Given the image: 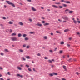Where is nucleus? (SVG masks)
I'll return each mask as SVG.
<instances>
[{"mask_svg":"<svg viewBox=\"0 0 80 80\" xmlns=\"http://www.w3.org/2000/svg\"><path fill=\"white\" fill-rule=\"evenodd\" d=\"M11 40L12 41H18V39H17V38L15 37H13L11 38Z\"/></svg>","mask_w":80,"mask_h":80,"instance_id":"1","label":"nucleus"},{"mask_svg":"<svg viewBox=\"0 0 80 80\" xmlns=\"http://www.w3.org/2000/svg\"><path fill=\"white\" fill-rule=\"evenodd\" d=\"M62 18L65 20H68V17H67V16L64 17V18Z\"/></svg>","mask_w":80,"mask_h":80,"instance_id":"2","label":"nucleus"},{"mask_svg":"<svg viewBox=\"0 0 80 80\" xmlns=\"http://www.w3.org/2000/svg\"><path fill=\"white\" fill-rule=\"evenodd\" d=\"M31 8L32 11H34V12L37 11V10H36V9H35V8L33 7H32Z\"/></svg>","mask_w":80,"mask_h":80,"instance_id":"3","label":"nucleus"},{"mask_svg":"<svg viewBox=\"0 0 80 80\" xmlns=\"http://www.w3.org/2000/svg\"><path fill=\"white\" fill-rule=\"evenodd\" d=\"M18 24V25H21V26H23V23L22 22H19Z\"/></svg>","mask_w":80,"mask_h":80,"instance_id":"4","label":"nucleus"},{"mask_svg":"<svg viewBox=\"0 0 80 80\" xmlns=\"http://www.w3.org/2000/svg\"><path fill=\"white\" fill-rule=\"evenodd\" d=\"M36 25H38V26L39 27H42V24H39V23H38L37 24H36Z\"/></svg>","mask_w":80,"mask_h":80,"instance_id":"5","label":"nucleus"},{"mask_svg":"<svg viewBox=\"0 0 80 80\" xmlns=\"http://www.w3.org/2000/svg\"><path fill=\"white\" fill-rule=\"evenodd\" d=\"M70 30L69 29H67L64 30V32H69Z\"/></svg>","mask_w":80,"mask_h":80,"instance_id":"6","label":"nucleus"},{"mask_svg":"<svg viewBox=\"0 0 80 80\" xmlns=\"http://www.w3.org/2000/svg\"><path fill=\"white\" fill-rule=\"evenodd\" d=\"M6 3H8L9 5H11V3H12V2L8 1H6Z\"/></svg>","mask_w":80,"mask_h":80,"instance_id":"7","label":"nucleus"},{"mask_svg":"<svg viewBox=\"0 0 80 80\" xmlns=\"http://www.w3.org/2000/svg\"><path fill=\"white\" fill-rule=\"evenodd\" d=\"M49 24H49V23H46L44 24L43 25H44V26H47V25H48Z\"/></svg>","mask_w":80,"mask_h":80,"instance_id":"8","label":"nucleus"},{"mask_svg":"<svg viewBox=\"0 0 80 80\" xmlns=\"http://www.w3.org/2000/svg\"><path fill=\"white\" fill-rule=\"evenodd\" d=\"M56 33H59V34H62V32L58 31H56Z\"/></svg>","mask_w":80,"mask_h":80,"instance_id":"9","label":"nucleus"},{"mask_svg":"<svg viewBox=\"0 0 80 80\" xmlns=\"http://www.w3.org/2000/svg\"><path fill=\"white\" fill-rule=\"evenodd\" d=\"M8 23H9V24H10V25H11L12 24H13V22L12 21H9V22H8Z\"/></svg>","mask_w":80,"mask_h":80,"instance_id":"10","label":"nucleus"},{"mask_svg":"<svg viewBox=\"0 0 80 80\" xmlns=\"http://www.w3.org/2000/svg\"><path fill=\"white\" fill-rule=\"evenodd\" d=\"M18 69V70H22V68H21L20 67H19L18 66L17 67V68Z\"/></svg>","mask_w":80,"mask_h":80,"instance_id":"11","label":"nucleus"},{"mask_svg":"<svg viewBox=\"0 0 80 80\" xmlns=\"http://www.w3.org/2000/svg\"><path fill=\"white\" fill-rule=\"evenodd\" d=\"M17 35V33H15V32H14V33H13L11 35H12V36H15V35Z\"/></svg>","mask_w":80,"mask_h":80,"instance_id":"12","label":"nucleus"},{"mask_svg":"<svg viewBox=\"0 0 80 80\" xmlns=\"http://www.w3.org/2000/svg\"><path fill=\"white\" fill-rule=\"evenodd\" d=\"M26 58L28 59H30V58H31L30 57V56H27L26 57Z\"/></svg>","mask_w":80,"mask_h":80,"instance_id":"13","label":"nucleus"},{"mask_svg":"<svg viewBox=\"0 0 80 80\" xmlns=\"http://www.w3.org/2000/svg\"><path fill=\"white\" fill-rule=\"evenodd\" d=\"M11 5H12V7H15V4H14L11 3Z\"/></svg>","mask_w":80,"mask_h":80,"instance_id":"14","label":"nucleus"},{"mask_svg":"<svg viewBox=\"0 0 80 80\" xmlns=\"http://www.w3.org/2000/svg\"><path fill=\"white\" fill-rule=\"evenodd\" d=\"M29 33L30 34H35V33L34 32H30Z\"/></svg>","mask_w":80,"mask_h":80,"instance_id":"15","label":"nucleus"},{"mask_svg":"<svg viewBox=\"0 0 80 80\" xmlns=\"http://www.w3.org/2000/svg\"><path fill=\"white\" fill-rule=\"evenodd\" d=\"M18 37H22V34L20 33L18 34Z\"/></svg>","mask_w":80,"mask_h":80,"instance_id":"16","label":"nucleus"},{"mask_svg":"<svg viewBox=\"0 0 80 80\" xmlns=\"http://www.w3.org/2000/svg\"><path fill=\"white\" fill-rule=\"evenodd\" d=\"M52 7H55V8H58V6H56L55 5H52Z\"/></svg>","mask_w":80,"mask_h":80,"instance_id":"17","label":"nucleus"},{"mask_svg":"<svg viewBox=\"0 0 80 80\" xmlns=\"http://www.w3.org/2000/svg\"><path fill=\"white\" fill-rule=\"evenodd\" d=\"M62 6H63V7H67V5L65 4H62Z\"/></svg>","mask_w":80,"mask_h":80,"instance_id":"18","label":"nucleus"},{"mask_svg":"<svg viewBox=\"0 0 80 80\" xmlns=\"http://www.w3.org/2000/svg\"><path fill=\"white\" fill-rule=\"evenodd\" d=\"M48 62H49V63H52V61L50 60H48Z\"/></svg>","mask_w":80,"mask_h":80,"instance_id":"19","label":"nucleus"},{"mask_svg":"<svg viewBox=\"0 0 80 80\" xmlns=\"http://www.w3.org/2000/svg\"><path fill=\"white\" fill-rule=\"evenodd\" d=\"M19 51L20 52H23V50L22 49H19Z\"/></svg>","mask_w":80,"mask_h":80,"instance_id":"20","label":"nucleus"},{"mask_svg":"<svg viewBox=\"0 0 80 80\" xmlns=\"http://www.w3.org/2000/svg\"><path fill=\"white\" fill-rule=\"evenodd\" d=\"M53 75H57L58 74L57 73L54 72V73H53Z\"/></svg>","mask_w":80,"mask_h":80,"instance_id":"21","label":"nucleus"},{"mask_svg":"<svg viewBox=\"0 0 80 80\" xmlns=\"http://www.w3.org/2000/svg\"><path fill=\"white\" fill-rule=\"evenodd\" d=\"M50 76H53V73H50L49 74Z\"/></svg>","mask_w":80,"mask_h":80,"instance_id":"22","label":"nucleus"},{"mask_svg":"<svg viewBox=\"0 0 80 80\" xmlns=\"http://www.w3.org/2000/svg\"><path fill=\"white\" fill-rule=\"evenodd\" d=\"M73 12V11H69V13L71 14Z\"/></svg>","mask_w":80,"mask_h":80,"instance_id":"23","label":"nucleus"},{"mask_svg":"<svg viewBox=\"0 0 80 80\" xmlns=\"http://www.w3.org/2000/svg\"><path fill=\"white\" fill-rule=\"evenodd\" d=\"M73 22L74 23H75L76 24L77 23V22L75 20H73Z\"/></svg>","mask_w":80,"mask_h":80,"instance_id":"24","label":"nucleus"},{"mask_svg":"<svg viewBox=\"0 0 80 80\" xmlns=\"http://www.w3.org/2000/svg\"><path fill=\"white\" fill-rule=\"evenodd\" d=\"M4 51H5V52H9V51L7 49H5L4 50Z\"/></svg>","mask_w":80,"mask_h":80,"instance_id":"25","label":"nucleus"},{"mask_svg":"<svg viewBox=\"0 0 80 80\" xmlns=\"http://www.w3.org/2000/svg\"><path fill=\"white\" fill-rule=\"evenodd\" d=\"M23 37H27V34H24L23 35Z\"/></svg>","mask_w":80,"mask_h":80,"instance_id":"26","label":"nucleus"},{"mask_svg":"<svg viewBox=\"0 0 80 80\" xmlns=\"http://www.w3.org/2000/svg\"><path fill=\"white\" fill-rule=\"evenodd\" d=\"M67 47H68V48H69L70 47V44H68V43H67Z\"/></svg>","mask_w":80,"mask_h":80,"instance_id":"27","label":"nucleus"},{"mask_svg":"<svg viewBox=\"0 0 80 80\" xmlns=\"http://www.w3.org/2000/svg\"><path fill=\"white\" fill-rule=\"evenodd\" d=\"M65 3H70V1H66Z\"/></svg>","mask_w":80,"mask_h":80,"instance_id":"28","label":"nucleus"},{"mask_svg":"<svg viewBox=\"0 0 80 80\" xmlns=\"http://www.w3.org/2000/svg\"><path fill=\"white\" fill-rule=\"evenodd\" d=\"M65 12H69L70 10L68 9H67L65 10Z\"/></svg>","mask_w":80,"mask_h":80,"instance_id":"29","label":"nucleus"},{"mask_svg":"<svg viewBox=\"0 0 80 80\" xmlns=\"http://www.w3.org/2000/svg\"><path fill=\"white\" fill-rule=\"evenodd\" d=\"M43 38H44V39H47L48 38L47 36H44L43 37Z\"/></svg>","mask_w":80,"mask_h":80,"instance_id":"30","label":"nucleus"},{"mask_svg":"<svg viewBox=\"0 0 80 80\" xmlns=\"http://www.w3.org/2000/svg\"><path fill=\"white\" fill-rule=\"evenodd\" d=\"M28 40V38H25V40Z\"/></svg>","mask_w":80,"mask_h":80,"instance_id":"31","label":"nucleus"},{"mask_svg":"<svg viewBox=\"0 0 80 80\" xmlns=\"http://www.w3.org/2000/svg\"><path fill=\"white\" fill-rule=\"evenodd\" d=\"M61 45H63L64 44V42H61Z\"/></svg>","mask_w":80,"mask_h":80,"instance_id":"32","label":"nucleus"},{"mask_svg":"<svg viewBox=\"0 0 80 80\" xmlns=\"http://www.w3.org/2000/svg\"><path fill=\"white\" fill-rule=\"evenodd\" d=\"M63 68L64 69H65V70H66V67L65 66H63Z\"/></svg>","mask_w":80,"mask_h":80,"instance_id":"33","label":"nucleus"},{"mask_svg":"<svg viewBox=\"0 0 80 80\" xmlns=\"http://www.w3.org/2000/svg\"><path fill=\"white\" fill-rule=\"evenodd\" d=\"M30 48V46L28 45L27 46L26 48Z\"/></svg>","mask_w":80,"mask_h":80,"instance_id":"34","label":"nucleus"},{"mask_svg":"<svg viewBox=\"0 0 80 80\" xmlns=\"http://www.w3.org/2000/svg\"><path fill=\"white\" fill-rule=\"evenodd\" d=\"M28 70L30 72H32V69L30 68H28Z\"/></svg>","mask_w":80,"mask_h":80,"instance_id":"35","label":"nucleus"},{"mask_svg":"<svg viewBox=\"0 0 80 80\" xmlns=\"http://www.w3.org/2000/svg\"><path fill=\"white\" fill-rule=\"evenodd\" d=\"M55 4H57V5H59V4H60V2H55Z\"/></svg>","mask_w":80,"mask_h":80,"instance_id":"36","label":"nucleus"},{"mask_svg":"<svg viewBox=\"0 0 80 80\" xmlns=\"http://www.w3.org/2000/svg\"><path fill=\"white\" fill-rule=\"evenodd\" d=\"M26 67H28V68L29 67V65L28 64H27L26 65Z\"/></svg>","mask_w":80,"mask_h":80,"instance_id":"37","label":"nucleus"},{"mask_svg":"<svg viewBox=\"0 0 80 80\" xmlns=\"http://www.w3.org/2000/svg\"><path fill=\"white\" fill-rule=\"evenodd\" d=\"M58 21H59V22H62V20L60 19H59L58 20Z\"/></svg>","mask_w":80,"mask_h":80,"instance_id":"38","label":"nucleus"},{"mask_svg":"<svg viewBox=\"0 0 80 80\" xmlns=\"http://www.w3.org/2000/svg\"><path fill=\"white\" fill-rule=\"evenodd\" d=\"M62 2H65V3L66 1H65L64 0H62L61 1Z\"/></svg>","mask_w":80,"mask_h":80,"instance_id":"39","label":"nucleus"},{"mask_svg":"<svg viewBox=\"0 0 80 80\" xmlns=\"http://www.w3.org/2000/svg\"><path fill=\"white\" fill-rule=\"evenodd\" d=\"M8 75H11L10 73L9 72H8Z\"/></svg>","mask_w":80,"mask_h":80,"instance_id":"40","label":"nucleus"},{"mask_svg":"<svg viewBox=\"0 0 80 80\" xmlns=\"http://www.w3.org/2000/svg\"><path fill=\"white\" fill-rule=\"evenodd\" d=\"M42 23H45V21H42Z\"/></svg>","mask_w":80,"mask_h":80,"instance_id":"41","label":"nucleus"},{"mask_svg":"<svg viewBox=\"0 0 80 80\" xmlns=\"http://www.w3.org/2000/svg\"><path fill=\"white\" fill-rule=\"evenodd\" d=\"M38 56H41V54L40 53H38L37 54Z\"/></svg>","mask_w":80,"mask_h":80,"instance_id":"42","label":"nucleus"},{"mask_svg":"<svg viewBox=\"0 0 80 80\" xmlns=\"http://www.w3.org/2000/svg\"><path fill=\"white\" fill-rule=\"evenodd\" d=\"M59 53H63V51H60L59 52Z\"/></svg>","mask_w":80,"mask_h":80,"instance_id":"43","label":"nucleus"},{"mask_svg":"<svg viewBox=\"0 0 80 80\" xmlns=\"http://www.w3.org/2000/svg\"><path fill=\"white\" fill-rule=\"evenodd\" d=\"M46 60H48V57H45L44 58Z\"/></svg>","mask_w":80,"mask_h":80,"instance_id":"44","label":"nucleus"},{"mask_svg":"<svg viewBox=\"0 0 80 80\" xmlns=\"http://www.w3.org/2000/svg\"><path fill=\"white\" fill-rule=\"evenodd\" d=\"M49 52H52H52H53V51L52 50H49Z\"/></svg>","mask_w":80,"mask_h":80,"instance_id":"45","label":"nucleus"},{"mask_svg":"<svg viewBox=\"0 0 80 80\" xmlns=\"http://www.w3.org/2000/svg\"><path fill=\"white\" fill-rule=\"evenodd\" d=\"M29 20L30 21V22H32V20L31 19H29Z\"/></svg>","mask_w":80,"mask_h":80,"instance_id":"46","label":"nucleus"},{"mask_svg":"<svg viewBox=\"0 0 80 80\" xmlns=\"http://www.w3.org/2000/svg\"><path fill=\"white\" fill-rule=\"evenodd\" d=\"M62 22H63V23H66V22H67V21H62Z\"/></svg>","mask_w":80,"mask_h":80,"instance_id":"47","label":"nucleus"},{"mask_svg":"<svg viewBox=\"0 0 80 80\" xmlns=\"http://www.w3.org/2000/svg\"><path fill=\"white\" fill-rule=\"evenodd\" d=\"M72 60V58H70L69 59V62H70L71 61V60Z\"/></svg>","mask_w":80,"mask_h":80,"instance_id":"48","label":"nucleus"},{"mask_svg":"<svg viewBox=\"0 0 80 80\" xmlns=\"http://www.w3.org/2000/svg\"><path fill=\"white\" fill-rule=\"evenodd\" d=\"M17 76H18V77H20V74H17Z\"/></svg>","mask_w":80,"mask_h":80,"instance_id":"49","label":"nucleus"},{"mask_svg":"<svg viewBox=\"0 0 80 80\" xmlns=\"http://www.w3.org/2000/svg\"><path fill=\"white\" fill-rule=\"evenodd\" d=\"M1 55H4V54H3V53L1 52Z\"/></svg>","mask_w":80,"mask_h":80,"instance_id":"50","label":"nucleus"},{"mask_svg":"<svg viewBox=\"0 0 80 80\" xmlns=\"http://www.w3.org/2000/svg\"><path fill=\"white\" fill-rule=\"evenodd\" d=\"M2 18L4 20H5L6 19V18L5 17H2Z\"/></svg>","mask_w":80,"mask_h":80,"instance_id":"51","label":"nucleus"},{"mask_svg":"<svg viewBox=\"0 0 80 80\" xmlns=\"http://www.w3.org/2000/svg\"><path fill=\"white\" fill-rule=\"evenodd\" d=\"M77 34L78 35H80V32H77Z\"/></svg>","mask_w":80,"mask_h":80,"instance_id":"52","label":"nucleus"},{"mask_svg":"<svg viewBox=\"0 0 80 80\" xmlns=\"http://www.w3.org/2000/svg\"><path fill=\"white\" fill-rule=\"evenodd\" d=\"M59 8H63V7L62 6H59Z\"/></svg>","mask_w":80,"mask_h":80,"instance_id":"53","label":"nucleus"},{"mask_svg":"<svg viewBox=\"0 0 80 80\" xmlns=\"http://www.w3.org/2000/svg\"><path fill=\"white\" fill-rule=\"evenodd\" d=\"M26 47V44H24L23 45V47Z\"/></svg>","mask_w":80,"mask_h":80,"instance_id":"54","label":"nucleus"},{"mask_svg":"<svg viewBox=\"0 0 80 80\" xmlns=\"http://www.w3.org/2000/svg\"><path fill=\"white\" fill-rule=\"evenodd\" d=\"M50 34L51 35H52V36L53 35V34L52 32Z\"/></svg>","mask_w":80,"mask_h":80,"instance_id":"55","label":"nucleus"},{"mask_svg":"<svg viewBox=\"0 0 80 80\" xmlns=\"http://www.w3.org/2000/svg\"><path fill=\"white\" fill-rule=\"evenodd\" d=\"M12 32V29H10V32L11 33V32Z\"/></svg>","mask_w":80,"mask_h":80,"instance_id":"56","label":"nucleus"},{"mask_svg":"<svg viewBox=\"0 0 80 80\" xmlns=\"http://www.w3.org/2000/svg\"><path fill=\"white\" fill-rule=\"evenodd\" d=\"M23 60H26L25 58L24 57H23Z\"/></svg>","mask_w":80,"mask_h":80,"instance_id":"57","label":"nucleus"},{"mask_svg":"<svg viewBox=\"0 0 80 80\" xmlns=\"http://www.w3.org/2000/svg\"><path fill=\"white\" fill-rule=\"evenodd\" d=\"M27 1H28V2H32V0H27Z\"/></svg>","mask_w":80,"mask_h":80,"instance_id":"58","label":"nucleus"},{"mask_svg":"<svg viewBox=\"0 0 80 80\" xmlns=\"http://www.w3.org/2000/svg\"><path fill=\"white\" fill-rule=\"evenodd\" d=\"M33 71H34V72H35V69L34 68H33Z\"/></svg>","mask_w":80,"mask_h":80,"instance_id":"59","label":"nucleus"},{"mask_svg":"<svg viewBox=\"0 0 80 80\" xmlns=\"http://www.w3.org/2000/svg\"><path fill=\"white\" fill-rule=\"evenodd\" d=\"M20 66L21 67H23V64L20 65Z\"/></svg>","mask_w":80,"mask_h":80,"instance_id":"60","label":"nucleus"},{"mask_svg":"<svg viewBox=\"0 0 80 80\" xmlns=\"http://www.w3.org/2000/svg\"><path fill=\"white\" fill-rule=\"evenodd\" d=\"M0 80H4L3 78H0Z\"/></svg>","mask_w":80,"mask_h":80,"instance_id":"61","label":"nucleus"},{"mask_svg":"<svg viewBox=\"0 0 80 80\" xmlns=\"http://www.w3.org/2000/svg\"><path fill=\"white\" fill-rule=\"evenodd\" d=\"M62 80H66V79H65V78H62Z\"/></svg>","mask_w":80,"mask_h":80,"instance_id":"62","label":"nucleus"},{"mask_svg":"<svg viewBox=\"0 0 80 80\" xmlns=\"http://www.w3.org/2000/svg\"><path fill=\"white\" fill-rule=\"evenodd\" d=\"M77 22L78 23H80V21H77Z\"/></svg>","mask_w":80,"mask_h":80,"instance_id":"63","label":"nucleus"},{"mask_svg":"<svg viewBox=\"0 0 80 80\" xmlns=\"http://www.w3.org/2000/svg\"><path fill=\"white\" fill-rule=\"evenodd\" d=\"M41 8L42 9H44V8H43V7H42Z\"/></svg>","mask_w":80,"mask_h":80,"instance_id":"64","label":"nucleus"}]
</instances>
